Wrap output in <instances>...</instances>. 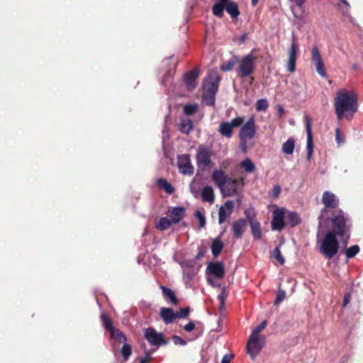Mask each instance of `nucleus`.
<instances>
[{
    "label": "nucleus",
    "instance_id": "55",
    "mask_svg": "<svg viewBox=\"0 0 363 363\" xmlns=\"http://www.w3.org/2000/svg\"><path fill=\"white\" fill-rule=\"evenodd\" d=\"M350 299H351L350 293H346L343 297V303H342L343 307H345L348 304V303L350 301Z\"/></svg>",
    "mask_w": 363,
    "mask_h": 363
},
{
    "label": "nucleus",
    "instance_id": "56",
    "mask_svg": "<svg viewBox=\"0 0 363 363\" xmlns=\"http://www.w3.org/2000/svg\"><path fill=\"white\" fill-rule=\"evenodd\" d=\"M151 358V354L150 352H145V356L142 357L140 360V363H148Z\"/></svg>",
    "mask_w": 363,
    "mask_h": 363
},
{
    "label": "nucleus",
    "instance_id": "16",
    "mask_svg": "<svg viewBox=\"0 0 363 363\" xmlns=\"http://www.w3.org/2000/svg\"><path fill=\"white\" fill-rule=\"evenodd\" d=\"M284 227V211L282 208H277L273 211L272 229L281 230Z\"/></svg>",
    "mask_w": 363,
    "mask_h": 363
},
{
    "label": "nucleus",
    "instance_id": "39",
    "mask_svg": "<svg viewBox=\"0 0 363 363\" xmlns=\"http://www.w3.org/2000/svg\"><path fill=\"white\" fill-rule=\"evenodd\" d=\"M215 94L203 93L202 102L208 106H212L215 104Z\"/></svg>",
    "mask_w": 363,
    "mask_h": 363
},
{
    "label": "nucleus",
    "instance_id": "1",
    "mask_svg": "<svg viewBox=\"0 0 363 363\" xmlns=\"http://www.w3.org/2000/svg\"><path fill=\"white\" fill-rule=\"evenodd\" d=\"M334 106L339 121L342 120L344 116L350 120L358 107L355 93L343 89L338 91L335 98Z\"/></svg>",
    "mask_w": 363,
    "mask_h": 363
},
{
    "label": "nucleus",
    "instance_id": "48",
    "mask_svg": "<svg viewBox=\"0 0 363 363\" xmlns=\"http://www.w3.org/2000/svg\"><path fill=\"white\" fill-rule=\"evenodd\" d=\"M267 326V321L263 320L259 325H257L252 332L251 336H259L258 334L263 330Z\"/></svg>",
    "mask_w": 363,
    "mask_h": 363
},
{
    "label": "nucleus",
    "instance_id": "42",
    "mask_svg": "<svg viewBox=\"0 0 363 363\" xmlns=\"http://www.w3.org/2000/svg\"><path fill=\"white\" fill-rule=\"evenodd\" d=\"M198 104H186L184 107V112L187 116H191L198 110Z\"/></svg>",
    "mask_w": 363,
    "mask_h": 363
},
{
    "label": "nucleus",
    "instance_id": "24",
    "mask_svg": "<svg viewBox=\"0 0 363 363\" xmlns=\"http://www.w3.org/2000/svg\"><path fill=\"white\" fill-rule=\"evenodd\" d=\"M216 3L212 7V13L213 14L218 18H222L223 16V11L225 10V6L228 4L231 0H213Z\"/></svg>",
    "mask_w": 363,
    "mask_h": 363
},
{
    "label": "nucleus",
    "instance_id": "64",
    "mask_svg": "<svg viewBox=\"0 0 363 363\" xmlns=\"http://www.w3.org/2000/svg\"><path fill=\"white\" fill-rule=\"evenodd\" d=\"M284 108L281 106L278 107V113L280 116H281L284 113Z\"/></svg>",
    "mask_w": 363,
    "mask_h": 363
},
{
    "label": "nucleus",
    "instance_id": "12",
    "mask_svg": "<svg viewBox=\"0 0 363 363\" xmlns=\"http://www.w3.org/2000/svg\"><path fill=\"white\" fill-rule=\"evenodd\" d=\"M256 134L255 121L253 116L250 117L247 121L241 127L239 133L240 140H247L252 139Z\"/></svg>",
    "mask_w": 363,
    "mask_h": 363
},
{
    "label": "nucleus",
    "instance_id": "26",
    "mask_svg": "<svg viewBox=\"0 0 363 363\" xmlns=\"http://www.w3.org/2000/svg\"><path fill=\"white\" fill-rule=\"evenodd\" d=\"M201 199L203 201L208 202L210 203H213L215 200L214 191L212 186H204L201 193Z\"/></svg>",
    "mask_w": 363,
    "mask_h": 363
},
{
    "label": "nucleus",
    "instance_id": "29",
    "mask_svg": "<svg viewBox=\"0 0 363 363\" xmlns=\"http://www.w3.org/2000/svg\"><path fill=\"white\" fill-rule=\"evenodd\" d=\"M160 289H162V294L166 300L169 299L170 302L174 305L177 303V299L175 294L171 289L164 286H160Z\"/></svg>",
    "mask_w": 363,
    "mask_h": 363
},
{
    "label": "nucleus",
    "instance_id": "9",
    "mask_svg": "<svg viewBox=\"0 0 363 363\" xmlns=\"http://www.w3.org/2000/svg\"><path fill=\"white\" fill-rule=\"evenodd\" d=\"M144 336L150 345L160 347L167 344L163 334L157 332L152 328L145 329Z\"/></svg>",
    "mask_w": 363,
    "mask_h": 363
},
{
    "label": "nucleus",
    "instance_id": "27",
    "mask_svg": "<svg viewBox=\"0 0 363 363\" xmlns=\"http://www.w3.org/2000/svg\"><path fill=\"white\" fill-rule=\"evenodd\" d=\"M233 128L228 122H222L220 123L218 131L220 134L227 138H231L233 136Z\"/></svg>",
    "mask_w": 363,
    "mask_h": 363
},
{
    "label": "nucleus",
    "instance_id": "28",
    "mask_svg": "<svg viewBox=\"0 0 363 363\" xmlns=\"http://www.w3.org/2000/svg\"><path fill=\"white\" fill-rule=\"evenodd\" d=\"M193 128V123L191 120L189 118H181L179 124V130L184 133L188 135Z\"/></svg>",
    "mask_w": 363,
    "mask_h": 363
},
{
    "label": "nucleus",
    "instance_id": "62",
    "mask_svg": "<svg viewBox=\"0 0 363 363\" xmlns=\"http://www.w3.org/2000/svg\"><path fill=\"white\" fill-rule=\"evenodd\" d=\"M169 78H170V74H167V76H164L163 77V79L162 80V84L165 86L167 84V83L168 82Z\"/></svg>",
    "mask_w": 363,
    "mask_h": 363
},
{
    "label": "nucleus",
    "instance_id": "32",
    "mask_svg": "<svg viewBox=\"0 0 363 363\" xmlns=\"http://www.w3.org/2000/svg\"><path fill=\"white\" fill-rule=\"evenodd\" d=\"M223 247V243L220 239V237L216 238L211 244V252L213 255L216 257L221 252Z\"/></svg>",
    "mask_w": 363,
    "mask_h": 363
},
{
    "label": "nucleus",
    "instance_id": "41",
    "mask_svg": "<svg viewBox=\"0 0 363 363\" xmlns=\"http://www.w3.org/2000/svg\"><path fill=\"white\" fill-rule=\"evenodd\" d=\"M269 106L267 99H259L256 103V110L257 111H265Z\"/></svg>",
    "mask_w": 363,
    "mask_h": 363
},
{
    "label": "nucleus",
    "instance_id": "3",
    "mask_svg": "<svg viewBox=\"0 0 363 363\" xmlns=\"http://www.w3.org/2000/svg\"><path fill=\"white\" fill-rule=\"evenodd\" d=\"M212 180L219 188L223 196H233L238 191V181L227 176L220 169H215L212 174Z\"/></svg>",
    "mask_w": 363,
    "mask_h": 363
},
{
    "label": "nucleus",
    "instance_id": "35",
    "mask_svg": "<svg viewBox=\"0 0 363 363\" xmlns=\"http://www.w3.org/2000/svg\"><path fill=\"white\" fill-rule=\"evenodd\" d=\"M157 185L168 194H171L174 191V187L172 184L164 179H158L157 180Z\"/></svg>",
    "mask_w": 363,
    "mask_h": 363
},
{
    "label": "nucleus",
    "instance_id": "47",
    "mask_svg": "<svg viewBox=\"0 0 363 363\" xmlns=\"http://www.w3.org/2000/svg\"><path fill=\"white\" fill-rule=\"evenodd\" d=\"M190 310L189 307L181 308L175 313L176 318H186L189 314Z\"/></svg>",
    "mask_w": 363,
    "mask_h": 363
},
{
    "label": "nucleus",
    "instance_id": "45",
    "mask_svg": "<svg viewBox=\"0 0 363 363\" xmlns=\"http://www.w3.org/2000/svg\"><path fill=\"white\" fill-rule=\"evenodd\" d=\"M195 217L198 219L199 220V228H202L205 226L206 225V218H205V216L203 215V213L200 211H196L195 212Z\"/></svg>",
    "mask_w": 363,
    "mask_h": 363
},
{
    "label": "nucleus",
    "instance_id": "22",
    "mask_svg": "<svg viewBox=\"0 0 363 363\" xmlns=\"http://www.w3.org/2000/svg\"><path fill=\"white\" fill-rule=\"evenodd\" d=\"M245 225L246 220L244 218H240L233 223L232 230L236 238L240 239L242 237Z\"/></svg>",
    "mask_w": 363,
    "mask_h": 363
},
{
    "label": "nucleus",
    "instance_id": "6",
    "mask_svg": "<svg viewBox=\"0 0 363 363\" xmlns=\"http://www.w3.org/2000/svg\"><path fill=\"white\" fill-rule=\"evenodd\" d=\"M183 271V281L186 287H192V281L199 271L195 260H185L181 263Z\"/></svg>",
    "mask_w": 363,
    "mask_h": 363
},
{
    "label": "nucleus",
    "instance_id": "5",
    "mask_svg": "<svg viewBox=\"0 0 363 363\" xmlns=\"http://www.w3.org/2000/svg\"><path fill=\"white\" fill-rule=\"evenodd\" d=\"M212 155L213 150L211 147L205 145H199L196 155V162L199 168L205 169L212 166Z\"/></svg>",
    "mask_w": 363,
    "mask_h": 363
},
{
    "label": "nucleus",
    "instance_id": "30",
    "mask_svg": "<svg viewBox=\"0 0 363 363\" xmlns=\"http://www.w3.org/2000/svg\"><path fill=\"white\" fill-rule=\"evenodd\" d=\"M225 9L233 18H236L240 14L238 5L235 2L233 1V0L227 4V5L225 6Z\"/></svg>",
    "mask_w": 363,
    "mask_h": 363
},
{
    "label": "nucleus",
    "instance_id": "52",
    "mask_svg": "<svg viewBox=\"0 0 363 363\" xmlns=\"http://www.w3.org/2000/svg\"><path fill=\"white\" fill-rule=\"evenodd\" d=\"M225 298H226L225 291V290H223L220 292V294H219L218 296V299L220 301V306H219L220 310H222L224 308Z\"/></svg>",
    "mask_w": 363,
    "mask_h": 363
},
{
    "label": "nucleus",
    "instance_id": "17",
    "mask_svg": "<svg viewBox=\"0 0 363 363\" xmlns=\"http://www.w3.org/2000/svg\"><path fill=\"white\" fill-rule=\"evenodd\" d=\"M304 118H305L306 134H307L306 159H307V160L310 161L312 157V154H313V135H312V130H311L309 117L308 116H306Z\"/></svg>",
    "mask_w": 363,
    "mask_h": 363
},
{
    "label": "nucleus",
    "instance_id": "10",
    "mask_svg": "<svg viewBox=\"0 0 363 363\" xmlns=\"http://www.w3.org/2000/svg\"><path fill=\"white\" fill-rule=\"evenodd\" d=\"M220 77L216 72H210L203 82V89L204 93L216 94L218 89V84Z\"/></svg>",
    "mask_w": 363,
    "mask_h": 363
},
{
    "label": "nucleus",
    "instance_id": "54",
    "mask_svg": "<svg viewBox=\"0 0 363 363\" xmlns=\"http://www.w3.org/2000/svg\"><path fill=\"white\" fill-rule=\"evenodd\" d=\"M196 324L194 321H189L187 324H186L184 327V330L186 332H191L194 330Z\"/></svg>",
    "mask_w": 363,
    "mask_h": 363
},
{
    "label": "nucleus",
    "instance_id": "60",
    "mask_svg": "<svg viewBox=\"0 0 363 363\" xmlns=\"http://www.w3.org/2000/svg\"><path fill=\"white\" fill-rule=\"evenodd\" d=\"M229 164H230V160H223V162H221L220 165V167L225 169V168H227V167Z\"/></svg>",
    "mask_w": 363,
    "mask_h": 363
},
{
    "label": "nucleus",
    "instance_id": "21",
    "mask_svg": "<svg viewBox=\"0 0 363 363\" xmlns=\"http://www.w3.org/2000/svg\"><path fill=\"white\" fill-rule=\"evenodd\" d=\"M199 76V71L194 70L187 72L184 76V81L186 86L189 91L194 90L197 86V78Z\"/></svg>",
    "mask_w": 363,
    "mask_h": 363
},
{
    "label": "nucleus",
    "instance_id": "40",
    "mask_svg": "<svg viewBox=\"0 0 363 363\" xmlns=\"http://www.w3.org/2000/svg\"><path fill=\"white\" fill-rule=\"evenodd\" d=\"M359 252L357 245H352L345 250V255L347 259L353 258Z\"/></svg>",
    "mask_w": 363,
    "mask_h": 363
},
{
    "label": "nucleus",
    "instance_id": "19",
    "mask_svg": "<svg viewBox=\"0 0 363 363\" xmlns=\"http://www.w3.org/2000/svg\"><path fill=\"white\" fill-rule=\"evenodd\" d=\"M298 50V47L293 42L289 51V59L286 65V69L289 72L295 71Z\"/></svg>",
    "mask_w": 363,
    "mask_h": 363
},
{
    "label": "nucleus",
    "instance_id": "37",
    "mask_svg": "<svg viewBox=\"0 0 363 363\" xmlns=\"http://www.w3.org/2000/svg\"><path fill=\"white\" fill-rule=\"evenodd\" d=\"M286 219L287 222L291 227L296 226L301 222L298 215L292 211H289L288 213Z\"/></svg>",
    "mask_w": 363,
    "mask_h": 363
},
{
    "label": "nucleus",
    "instance_id": "36",
    "mask_svg": "<svg viewBox=\"0 0 363 363\" xmlns=\"http://www.w3.org/2000/svg\"><path fill=\"white\" fill-rule=\"evenodd\" d=\"M171 225V220L166 217H162L155 224L157 230L164 231L167 230Z\"/></svg>",
    "mask_w": 363,
    "mask_h": 363
},
{
    "label": "nucleus",
    "instance_id": "57",
    "mask_svg": "<svg viewBox=\"0 0 363 363\" xmlns=\"http://www.w3.org/2000/svg\"><path fill=\"white\" fill-rule=\"evenodd\" d=\"M233 356L232 354H225L221 360V363H230Z\"/></svg>",
    "mask_w": 363,
    "mask_h": 363
},
{
    "label": "nucleus",
    "instance_id": "13",
    "mask_svg": "<svg viewBox=\"0 0 363 363\" xmlns=\"http://www.w3.org/2000/svg\"><path fill=\"white\" fill-rule=\"evenodd\" d=\"M178 168L179 172L184 175L194 174V168L191 164L189 155L185 154L178 157Z\"/></svg>",
    "mask_w": 363,
    "mask_h": 363
},
{
    "label": "nucleus",
    "instance_id": "7",
    "mask_svg": "<svg viewBox=\"0 0 363 363\" xmlns=\"http://www.w3.org/2000/svg\"><path fill=\"white\" fill-rule=\"evenodd\" d=\"M264 344L265 337L264 336H250L247 344V349L248 354L250 355L252 359H255L257 354L260 352Z\"/></svg>",
    "mask_w": 363,
    "mask_h": 363
},
{
    "label": "nucleus",
    "instance_id": "18",
    "mask_svg": "<svg viewBox=\"0 0 363 363\" xmlns=\"http://www.w3.org/2000/svg\"><path fill=\"white\" fill-rule=\"evenodd\" d=\"M234 208L233 201H225L223 206H221L218 210V223L222 224L225 221L227 218L232 213Z\"/></svg>",
    "mask_w": 363,
    "mask_h": 363
},
{
    "label": "nucleus",
    "instance_id": "23",
    "mask_svg": "<svg viewBox=\"0 0 363 363\" xmlns=\"http://www.w3.org/2000/svg\"><path fill=\"white\" fill-rule=\"evenodd\" d=\"M185 211L184 207H174L168 210L167 214L171 217L173 223H178L183 218Z\"/></svg>",
    "mask_w": 363,
    "mask_h": 363
},
{
    "label": "nucleus",
    "instance_id": "4",
    "mask_svg": "<svg viewBox=\"0 0 363 363\" xmlns=\"http://www.w3.org/2000/svg\"><path fill=\"white\" fill-rule=\"evenodd\" d=\"M333 233H327L320 246V252L328 259H332L338 252L340 245Z\"/></svg>",
    "mask_w": 363,
    "mask_h": 363
},
{
    "label": "nucleus",
    "instance_id": "31",
    "mask_svg": "<svg viewBox=\"0 0 363 363\" xmlns=\"http://www.w3.org/2000/svg\"><path fill=\"white\" fill-rule=\"evenodd\" d=\"M295 140L291 138L283 143L281 150L286 155H291L294 151Z\"/></svg>",
    "mask_w": 363,
    "mask_h": 363
},
{
    "label": "nucleus",
    "instance_id": "2",
    "mask_svg": "<svg viewBox=\"0 0 363 363\" xmlns=\"http://www.w3.org/2000/svg\"><path fill=\"white\" fill-rule=\"evenodd\" d=\"M351 223L348 215L342 210H336L333 212L331 218L332 230L329 233H333L334 235L342 239L344 245H347L350 239V229Z\"/></svg>",
    "mask_w": 363,
    "mask_h": 363
},
{
    "label": "nucleus",
    "instance_id": "46",
    "mask_svg": "<svg viewBox=\"0 0 363 363\" xmlns=\"http://www.w3.org/2000/svg\"><path fill=\"white\" fill-rule=\"evenodd\" d=\"M244 122V118L242 116H238L232 119L228 123L230 124L233 128L240 127Z\"/></svg>",
    "mask_w": 363,
    "mask_h": 363
},
{
    "label": "nucleus",
    "instance_id": "33",
    "mask_svg": "<svg viewBox=\"0 0 363 363\" xmlns=\"http://www.w3.org/2000/svg\"><path fill=\"white\" fill-rule=\"evenodd\" d=\"M240 165V167L242 168L243 169H245V171L247 173H252V172H255V164L248 157H247V158L244 159L242 161H241Z\"/></svg>",
    "mask_w": 363,
    "mask_h": 363
},
{
    "label": "nucleus",
    "instance_id": "51",
    "mask_svg": "<svg viewBox=\"0 0 363 363\" xmlns=\"http://www.w3.org/2000/svg\"><path fill=\"white\" fill-rule=\"evenodd\" d=\"M172 341L174 344L176 345L185 346L187 344V342L186 340H184L178 335H174L172 337Z\"/></svg>",
    "mask_w": 363,
    "mask_h": 363
},
{
    "label": "nucleus",
    "instance_id": "50",
    "mask_svg": "<svg viewBox=\"0 0 363 363\" xmlns=\"http://www.w3.org/2000/svg\"><path fill=\"white\" fill-rule=\"evenodd\" d=\"M286 297V293L283 290H279L277 293V297L274 301V304H279Z\"/></svg>",
    "mask_w": 363,
    "mask_h": 363
},
{
    "label": "nucleus",
    "instance_id": "20",
    "mask_svg": "<svg viewBox=\"0 0 363 363\" xmlns=\"http://www.w3.org/2000/svg\"><path fill=\"white\" fill-rule=\"evenodd\" d=\"M206 273L216 278L220 279L223 277L225 270L220 262H211L208 264Z\"/></svg>",
    "mask_w": 363,
    "mask_h": 363
},
{
    "label": "nucleus",
    "instance_id": "63",
    "mask_svg": "<svg viewBox=\"0 0 363 363\" xmlns=\"http://www.w3.org/2000/svg\"><path fill=\"white\" fill-rule=\"evenodd\" d=\"M241 141V143H240V147H241V149L242 150L245 152H246V143H247V140H240Z\"/></svg>",
    "mask_w": 363,
    "mask_h": 363
},
{
    "label": "nucleus",
    "instance_id": "61",
    "mask_svg": "<svg viewBox=\"0 0 363 363\" xmlns=\"http://www.w3.org/2000/svg\"><path fill=\"white\" fill-rule=\"evenodd\" d=\"M280 193V187L279 186H277L274 188L273 189V194H274V197H277L278 196V195Z\"/></svg>",
    "mask_w": 363,
    "mask_h": 363
},
{
    "label": "nucleus",
    "instance_id": "34",
    "mask_svg": "<svg viewBox=\"0 0 363 363\" xmlns=\"http://www.w3.org/2000/svg\"><path fill=\"white\" fill-rule=\"evenodd\" d=\"M111 338L117 340L119 343H125L127 340L125 335L118 329H113L110 332Z\"/></svg>",
    "mask_w": 363,
    "mask_h": 363
},
{
    "label": "nucleus",
    "instance_id": "58",
    "mask_svg": "<svg viewBox=\"0 0 363 363\" xmlns=\"http://www.w3.org/2000/svg\"><path fill=\"white\" fill-rule=\"evenodd\" d=\"M298 8H301L306 2V0H290Z\"/></svg>",
    "mask_w": 363,
    "mask_h": 363
},
{
    "label": "nucleus",
    "instance_id": "53",
    "mask_svg": "<svg viewBox=\"0 0 363 363\" xmlns=\"http://www.w3.org/2000/svg\"><path fill=\"white\" fill-rule=\"evenodd\" d=\"M335 140L338 145L342 144L345 143V138L341 135V133L339 128L335 130Z\"/></svg>",
    "mask_w": 363,
    "mask_h": 363
},
{
    "label": "nucleus",
    "instance_id": "11",
    "mask_svg": "<svg viewBox=\"0 0 363 363\" xmlns=\"http://www.w3.org/2000/svg\"><path fill=\"white\" fill-rule=\"evenodd\" d=\"M322 203L325 208L321 211L319 219L324 218L325 213H327V208H335L338 206L339 199L335 194L325 191L322 196Z\"/></svg>",
    "mask_w": 363,
    "mask_h": 363
},
{
    "label": "nucleus",
    "instance_id": "25",
    "mask_svg": "<svg viewBox=\"0 0 363 363\" xmlns=\"http://www.w3.org/2000/svg\"><path fill=\"white\" fill-rule=\"evenodd\" d=\"M161 318L165 324L168 325L176 318L175 313L170 308H162L160 313Z\"/></svg>",
    "mask_w": 363,
    "mask_h": 363
},
{
    "label": "nucleus",
    "instance_id": "59",
    "mask_svg": "<svg viewBox=\"0 0 363 363\" xmlns=\"http://www.w3.org/2000/svg\"><path fill=\"white\" fill-rule=\"evenodd\" d=\"M341 1L346 6L345 10H342L343 14L346 15V14H347L349 13L350 4H349V3L347 2V0H341Z\"/></svg>",
    "mask_w": 363,
    "mask_h": 363
},
{
    "label": "nucleus",
    "instance_id": "14",
    "mask_svg": "<svg viewBox=\"0 0 363 363\" xmlns=\"http://www.w3.org/2000/svg\"><path fill=\"white\" fill-rule=\"evenodd\" d=\"M244 213L249 222L253 238L255 239H260L262 237L261 227L260 223L256 218L255 214L253 213H250L248 210H245Z\"/></svg>",
    "mask_w": 363,
    "mask_h": 363
},
{
    "label": "nucleus",
    "instance_id": "38",
    "mask_svg": "<svg viewBox=\"0 0 363 363\" xmlns=\"http://www.w3.org/2000/svg\"><path fill=\"white\" fill-rule=\"evenodd\" d=\"M101 322L103 323V325L104 327L105 328V329L106 330H108V332H110L111 330H112L113 329H114L113 326V323H112V321L110 319V318L105 313H102L101 315Z\"/></svg>",
    "mask_w": 363,
    "mask_h": 363
},
{
    "label": "nucleus",
    "instance_id": "15",
    "mask_svg": "<svg viewBox=\"0 0 363 363\" xmlns=\"http://www.w3.org/2000/svg\"><path fill=\"white\" fill-rule=\"evenodd\" d=\"M311 60L314 64L316 72L320 74V77H325L326 73L322 57L319 52L318 48L315 45L312 48Z\"/></svg>",
    "mask_w": 363,
    "mask_h": 363
},
{
    "label": "nucleus",
    "instance_id": "44",
    "mask_svg": "<svg viewBox=\"0 0 363 363\" xmlns=\"http://www.w3.org/2000/svg\"><path fill=\"white\" fill-rule=\"evenodd\" d=\"M272 257L276 259L281 264L284 263V258L282 256L279 247H277L274 249L272 252Z\"/></svg>",
    "mask_w": 363,
    "mask_h": 363
},
{
    "label": "nucleus",
    "instance_id": "43",
    "mask_svg": "<svg viewBox=\"0 0 363 363\" xmlns=\"http://www.w3.org/2000/svg\"><path fill=\"white\" fill-rule=\"evenodd\" d=\"M131 347L129 345L125 344V342L123 347L121 348V354L125 361H126L128 359V357L131 354Z\"/></svg>",
    "mask_w": 363,
    "mask_h": 363
},
{
    "label": "nucleus",
    "instance_id": "8",
    "mask_svg": "<svg viewBox=\"0 0 363 363\" xmlns=\"http://www.w3.org/2000/svg\"><path fill=\"white\" fill-rule=\"evenodd\" d=\"M255 60L256 58L251 54H248L241 59L239 66L240 77H247L253 73Z\"/></svg>",
    "mask_w": 363,
    "mask_h": 363
},
{
    "label": "nucleus",
    "instance_id": "49",
    "mask_svg": "<svg viewBox=\"0 0 363 363\" xmlns=\"http://www.w3.org/2000/svg\"><path fill=\"white\" fill-rule=\"evenodd\" d=\"M234 64L235 62L233 60L228 61L220 66V69L224 72L230 71L233 68Z\"/></svg>",
    "mask_w": 363,
    "mask_h": 363
}]
</instances>
